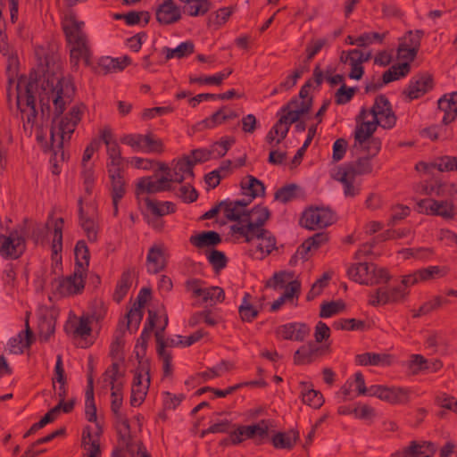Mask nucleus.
Instances as JSON below:
<instances>
[{"label": "nucleus", "mask_w": 457, "mask_h": 457, "mask_svg": "<svg viewBox=\"0 0 457 457\" xmlns=\"http://www.w3.org/2000/svg\"><path fill=\"white\" fill-rule=\"evenodd\" d=\"M45 72V82L42 84L43 93L39 96L41 110L44 113L50 112V102L54 105V118L52 121L50 129V144L45 145V137L37 135V140L44 148V151H51L55 156L60 154L62 160H64L63 145L69 142L76 127L81 120L86 106L83 104L73 105L69 112L61 116L66 106L71 104L75 96V87L71 79L65 78L59 64L53 67V71L49 70Z\"/></svg>", "instance_id": "f257e3e1"}, {"label": "nucleus", "mask_w": 457, "mask_h": 457, "mask_svg": "<svg viewBox=\"0 0 457 457\" xmlns=\"http://www.w3.org/2000/svg\"><path fill=\"white\" fill-rule=\"evenodd\" d=\"M356 121L363 122L365 133L361 137H369L371 133H375L378 126H381L383 129H392L396 123V116L392 110L387 97L384 95H379L376 97L370 110L361 108L356 117Z\"/></svg>", "instance_id": "f03ea898"}, {"label": "nucleus", "mask_w": 457, "mask_h": 457, "mask_svg": "<svg viewBox=\"0 0 457 457\" xmlns=\"http://www.w3.org/2000/svg\"><path fill=\"white\" fill-rule=\"evenodd\" d=\"M16 90V104L21 114L23 129L30 134L37 114L35 97L37 90V79L31 76L29 80L20 79Z\"/></svg>", "instance_id": "7ed1b4c3"}, {"label": "nucleus", "mask_w": 457, "mask_h": 457, "mask_svg": "<svg viewBox=\"0 0 457 457\" xmlns=\"http://www.w3.org/2000/svg\"><path fill=\"white\" fill-rule=\"evenodd\" d=\"M270 212L265 206L256 205L246 212L243 220L230 226L229 231L237 238L249 237L253 232H258L264 228V224L270 219Z\"/></svg>", "instance_id": "20e7f679"}, {"label": "nucleus", "mask_w": 457, "mask_h": 457, "mask_svg": "<svg viewBox=\"0 0 457 457\" xmlns=\"http://www.w3.org/2000/svg\"><path fill=\"white\" fill-rule=\"evenodd\" d=\"M347 274L354 282L366 286L387 283L391 278L387 270L367 262L352 264L347 270Z\"/></svg>", "instance_id": "39448f33"}, {"label": "nucleus", "mask_w": 457, "mask_h": 457, "mask_svg": "<svg viewBox=\"0 0 457 457\" xmlns=\"http://www.w3.org/2000/svg\"><path fill=\"white\" fill-rule=\"evenodd\" d=\"M268 436V420H262L253 425L239 426L237 429L229 433V440L232 445H238L245 439H253L257 444H262Z\"/></svg>", "instance_id": "423d86ee"}, {"label": "nucleus", "mask_w": 457, "mask_h": 457, "mask_svg": "<svg viewBox=\"0 0 457 457\" xmlns=\"http://www.w3.org/2000/svg\"><path fill=\"white\" fill-rule=\"evenodd\" d=\"M200 150L195 149L189 155L172 162L171 170H169L167 179L170 182L181 183L187 178L194 176L193 168L200 161Z\"/></svg>", "instance_id": "0eeeda50"}, {"label": "nucleus", "mask_w": 457, "mask_h": 457, "mask_svg": "<svg viewBox=\"0 0 457 457\" xmlns=\"http://www.w3.org/2000/svg\"><path fill=\"white\" fill-rule=\"evenodd\" d=\"M409 291L401 285L391 288L379 287L369 294L368 303L372 306L398 303L406 300Z\"/></svg>", "instance_id": "6e6552de"}, {"label": "nucleus", "mask_w": 457, "mask_h": 457, "mask_svg": "<svg viewBox=\"0 0 457 457\" xmlns=\"http://www.w3.org/2000/svg\"><path fill=\"white\" fill-rule=\"evenodd\" d=\"M26 245L23 230L18 227L8 236L0 235V254L4 258L17 259L25 251Z\"/></svg>", "instance_id": "1a4fd4ad"}, {"label": "nucleus", "mask_w": 457, "mask_h": 457, "mask_svg": "<svg viewBox=\"0 0 457 457\" xmlns=\"http://www.w3.org/2000/svg\"><path fill=\"white\" fill-rule=\"evenodd\" d=\"M334 221V215L332 212L325 208H310L306 210L300 220L303 227L315 230L332 224Z\"/></svg>", "instance_id": "9d476101"}, {"label": "nucleus", "mask_w": 457, "mask_h": 457, "mask_svg": "<svg viewBox=\"0 0 457 457\" xmlns=\"http://www.w3.org/2000/svg\"><path fill=\"white\" fill-rule=\"evenodd\" d=\"M369 395L378 397L391 404H404L409 402V391L403 387H388L374 385L369 387Z\"/></svg>", "instance_id": "9b49d317"}, {"label": "nucleus", "mask_w": 457, "mask_h": 457, "mask_svg": "<svg viewBox=\"0 0 457 457\" xmlns=\"http://www.w3.org/2000/svg\"><path fill=\"white\" fill-rule=\"evenodd\" d=\"M245 242L250 243L253 240H258V244L255 246V249H251V253L253 257L256 259H263L265 256L269 255L273 249L276 247V238L272 236V234L263 228L258 232H253L249 235V238L242 237Z\"/></svg>", "instance_id": "f8f14e48"}, {"label": "nucleus", "mask_w": 457, "mask_h": 457, "mask_svg": "<svg viewBox=\"0 0 457 457\" xmlns=\"http://www.w3.org/2000/svg\"><path fill=\"white\" fill-rule=\"evenodd\" d=\"M417 210L420 213L441 216L445 219L454 217L453 205L448 201H436L434 199H422L417 204Z\"/></svg>", "instance_id": "ddd939ff"}, {"label": "nucleus", "mask_w": 457, "mask_h": 457, "mask_svg": "<svg viewBox=\"0 0 457 457\" xmlns=\"http://www.w3.org/2000/svg\"><path fill=\"white\" fill-rule=\"evenodd\" d=\"M86 272L84 267H75L71 275L62 278L58 285V291L62 295H72L80 293L85 287Z\"/></svg>", "instance_id": "4468645a"}, {"label": "nucleus", "mask_w": 457, "mask_h": 457, "mask_svg": "<svg viewBox=\"0 0 457 457\" xmlns=\"http://www.w3.org/2000/svg\"><path fill=\"white\" fill-rule=\"evenodd\" d=\"M155 337L158 344L157 353L162 361L163 374L165 377L170 376L172 374V356L171 353L166 350V347L181 345L182 337L177 336V338H168L164 340L163 333L162 334V331H155Z\"/></svg>", "instance_id": "2eb2a0df"}, {"label": "nucleus", "mask_w": 457, "mask_h": 457, "mask_svg": "<svg viewBox=\"0 0 457 457\" xmlns=\"http://www.w3.org/2000/svg\"><path fill=\"white\" fill-rule=\"evenodd\" d=\"M150 384V375L144 366L135 374L131 388L130 404L139 406L145 400Z\"/></svg>", "instance_id": "dca6fc26"}, {"label": "nucleus", "mask_w": 457, "mask_h": 457, "mask_svg": "<svg viewBox=\"0 0 457 457\" xmlns=\"http://www.w3.org/2000/svg\"><path fill=\"white\" fill-rule=\"evenodd\" d=\"M170 189V182L165 175L162 177H144L137 183L136 194L137 197L145 194H155Z\"/></svg>", "instance_id": "f3484780"}, {"label": "nucleus", "mask_w": 457, "mask_h": 457, "mask_svg": "<svg viewBox=\"0 0 457 457\" xmlns=\"http://www.w3.org/2000/svg\"><path fill=\"white\" fill-rule=\"evenodd\" d=\"M433 87V77L429 73H420L414 76L408 85V87L403 91V94L412 101L420 98Z\"/></svg>", "instance_id": "a211bd4d"}, {"label": "nucleus", "mask_w": 457, "mask_h": 457, "mask_svg": "<svg viewBox=\"0 0 457 457\" xmlns=\"http://www.w3.org/2000/svg\"><path fill=\"white\" fill-rule=\"evenodd\" d=\"M365 127L363 122L356 121V127L354 131V147H359L368 152L371 157L377 155L381 149V140L378 137H373L374 133H371L369 137H364Z\"/></svg>", "instance_id": "6ab92c4d"}, {"label": "nucleus", "mask_w": 457, "mask_h": 457, "mask_svg": "<svg viewBox=\"0 0 457 457\" xmlns=\"http://www.w3.org/2000/svg\"><path fill=\"white\" fill-rule=\"evenodd\" d=\"M166 247L163 244H154L150 247L146 256L147 271L156 274L166 267Z\"/></svg>", "instance_id": "aec40b11"}, {"label": "nucleus", "mask_w": 457, "mask_h": 457, "mask_svg": "<svg viewBox=\"0 0 457 457\" xmlns=\"http://www.w3.org/2000/svg\"><path fill=\"white\" fill-rule=\"evenodd\" d=\"M112 403L111 409L116 418L119 420L120 427L119 428V434L126 445L129 447V440H130V427L129 423V420L120 412V408L122 404V394L112 393Z\"/></svg>", "instance_id": "412c9836"}, {"label": "nucleus", "mask_w": 457, "mask_h": 457, "mask_svg": "<svg viewBox=\"0 0 457 457\" xmlns=\"http://www.w3.org/2000/svg\"><path fill=\"white\" fill-rule=\"evenodd\" d=\"M224 216L228 220L239 222L245 219L246 214V207L251 204V199H241V200H224Z\"/></svg>", "instance_id": "4be33fe9"}, {"label": "nucleus", "mask_w": 457, "mask_h": 457, "mask_svg": "<svg viewBox=\"0 0 457 457\" xmlns=\"http://www.w3.org/2000/svg\"><path fill=\"white\" fill-rule=\"evenodd\" d=\"M19 230H23L24 239L31 238L35 244L43 241L46 236L48 229V222L45 225L32 220H24L21 224L18 226Z\"/></svg>", "instance_id": "5701e85b"}, {"label": "nucleus", "mask_w": 457, "mask_h": 457, "mask_svg": "<svg viewBox=\"0 0 457 457\" xmlns=\"http://www.w3.org/2000/svg\"><path fill=\"white\" fill-rule=\"evenodd\" d=\"M277 332L283 339L303 341L309 335L310 328L303 323H289L280 326Z\"/></svg>", "instance_id": "b1692460"}, {"label": "nucleus", "mask_w": 457, "mask_h": 457, "mask_svg": "<svg viewBox=\"0 0 457 457\" xmlns=\"http://www.w3.org/2000/svg\"><path fill=\"white\" fill-rule=\"evenodd\" d=\"M180 18V11L173 0H165L156 11L157 21L164 25L174 23Z\"/></svg>", "instance_id": "393cba45"}, {"label": "nucleus", "mask_w": 457, "mask_h": 457, "mask_svg": "<svg viewBox=\"0 0 457 457\" xmlns=\"http://www.w3.org/2000/svg\"><path fill=\"white\" fill-rule=\"evenodd\" d=\"M393 361L389 353H364L355 356V362L361 366H390Z\"/></svg>", "instance_id": "a878e982"}, {"label": "nucleus", "mask_w": 457, "mask_h": 457, "mask_svg": "<svg viewBox=\"0 0 457 457\" xmlns=\"http://www.w3.org/2000/svg\"><path fill=\"white\" fill-rule=\"evenodd\" d=\"M84 22L78 21L74 13L71 12L65 16L62 22V29L68 42L86 37L82 30Z\"/></svg>", "instance_id": "bb28decb"}, {"label": "nucleus", "mask_w": 457, "mask_h": 457, "mask_svg": "<svg viewBox=\"0 0 457 457\" xmlns=\"http://www.w3.org/2000/svg\"><path fill=\"white\" fill-rule=\"evenodd\" d=\"M300 435L298 430L290 429L287 432H278L272 438V445L276 449L291 450L298 442Z\"/></svg>", "instance_id": "cd10ccee"}, {"label": "nucleus", "mask_w": 457, "mask_h": 457, "mask_svg": "<svg viewBox=\"0 0 457 457\" xmlns=\"http://www.w3.org/2000/svg\"><path fill=\"white\" fill-rule=\"evenodd\" d=\"M112 182V197L113 205V215H118V204L119 201L124 196L126 188L125 181L121 175V171H116V173H109Z\"/></svg>", "instance_id": "c85d7f7f"}, {"label": "nucleus", "mask_w": 457, "mask_h": 457, "mask_svg": "<svg viewBox=\"0 0 457 457\" xmlns=\"http://www.w3.org/2000/svg\"><path fill=\"white\" fill-rule=\"evenodd\" d=\"M29 312H27L25 319V342H22L21 333L17 337L9 341V350L12 353H22L24 347H29L34 340L33 332L29 323Z\"/></svg>", "instance_id": "c756f323"}, {"label": "nucleus", "mask_w": 457, "mask_h": 457, "mask_svg": "<svg viewBox=\"0 0 457 457\" xmlns=\"http://www.w3.org/2000/svg\"><path fill=\"white\" fill-rule=\"evenodd\" d=\"M241 188L243 195L247 196L246 199H251V202L255 197L263 195L265 193V187L263 183L251 175H248L242 180Z\"/></svg>", "instance_id": "7c9ffc66"}, {"label": "nucleus", "mask_w": 457, "mask_h": 457, "mask_svg": "<svg viewBox=\"0 0 457 457\" xmlns=\"http://www.w3.org/2000/svg\"><path fill=\"white\" fill-rule=\"evenodd\" d=\"M334 179L343 184L344 195L346 197H354L360 194V186L354 185L355 177L350 175L348 172L339 168Z\"/></svg>", "instance_id": "2f4dec72"}, {"label": "nucleus", "mask_w": 457, "mask_h": 457, "mask_svg": "<svg viewBox=\"0 0 457 457\" xmlns=\"http://www.w3.org/2000/svg\"><path fill=\"white\" fill-rule=\"evenodd\" d=\"M233 143L234 140L222 138L220 141L213 143L209 149H202V162L212 158L223 157Z\"/></svg>", "instance_id": "473e14b6"}, {"label": "nucleus", "mask_w": 457, "mask_h": 457, "mask_svg": "<svg viewBox=\"0 0 457 457\" xmlns=\"http://www.w3.org/2000/svg\"><path fill=\"white\" fill-rule=\"evenodd\" d=\"M203 253L216 274L227 267L228 259L223 252L215 248H206Z\"/></svg>", "instance_id": "72a5a7b5"}, {"label": "nucleus", "mask_w": 457, "mask_h": 457, "mask_svg": "<svg viewBox=\"0 0 457 457\" xmlns=\"http://www.w3.org/2000/svg\"><path fill=\"white\" fill-rule=\"evenodd\" d=\"M320 348L313 343L302 345L294 355V362L297 365L311 363L319 355Z\"/></svg>", "instance_id": "f704fd0d"}, {"label": "nucleus", "mask_w": 457, "mask_h": 457, "mask_svg": "<svg viewBox=\"0 0 457 457\" xmlns=\"http://www.w3.org/2000/svg\"><path fill=\"white\" fill-rule=\"evenodd\" d=\"M79 212L80 226L83 228L88 241L96 242L99 231V225L94 219L86 217L84 215L81 199L79 200Z\"/></svg>", "instance_id": "c9c22d12"}, {"label": "nucleus", "mask_w": 457, "mask_h": 457, "mask_svg": "<svg viewBox=\"0 0 457 457\" xmlns=\"http://www.w3.org/2000/svg\"><path fill=\"white\" fill-rule=\"evenodd\" d=\"M298 101L295 99L291 100L287 105L283 106L278 112V120L290 129L293 123L297 122L302 116L299 111L294 107H296Z\"/></svg>", "instance_id": "e433bc0d"}, {"label": "nucleus", "mask_w": 457, "mask_h": 457, "mask_svg": "<svg viewBox=\"0 0 457 457\" xmlns=\"http://www.w3.org/2000/svg\"><path fill=\"white\" fill-rule=\"evenodd\" d=\"M340 169L356 178V176L371 173L373 168L369 157H361L356 162L348 163Z\"/></svg>", "instance_id": "4c0bfd02"}, {"label": "nucleus", "mask_w": 457, "mask_h": 457, "mask_svg": "<svg viewBox=\"0 0 457 457\" xmlns=\"http://www.w3.org/2000/svg\"><path fill=\"white\" fill-rule=\"evenodd\" d=\"M132 273L133 270L131 269H128L123 271L120 280L117 283L115 291L113 293V300L116 303L121 302L124 297L127 295L131 285H132Z\"/></svg>", "instance_id": "58836bf2"}, {"label": "nucleus", "mask_w": 457, "mask_h": 457, "mask_svg": "<svg viewBox=\"0 0 457 457\" xmlns=\"http://www.w3.org/2000/svg\"><path fill=\"white\" fill-rule=\"evenodd\" d=\"M410 457H431L436 453V446L430 442L411 441L407 446Z\"/></svg>", "instance_id": "ea45409f"}, {"label": "nucleus", "mask_w": 457, "mask_h": 457, "mask_svg": "<svg viewBox=\"0 0 457 457\" xmlns=\"http://www.w3.org/2000/svg\"><path fill=\"white\" fill-rule=\"evenodd\" d=\"M87 420L89 422L96 421V407L94 400V379L92 375L87 377V386L86 390V410Z\"/></svg>", "instance_id": "a19ab883"}, {"label": "nucleus", "mask_w": 457, "mask_h": 457, "mask_svg": "<svg viewBox=\"0 0 457 457\" xmlns=\"http://www.w3.org/2000/svg\"><path fill=\"white\" fill-rule=\"evenodd\" d=\"M225 299L224 290L220 287H209L204 289L202 288V303L207 306H214L220 303Z\"/></svg>", "instance_id": "79ce46f5"}, {"label": "nucleus", "mask_w": 457, "mask_h": 457, "mask_svg": "<svg viewBox=\"0 0 457 457\" xmlns=\"http://www.w3.org/2000/svg\"><path fill=\"white\" fill-rule=\"evenodd\" d=\"M289 131L288 127H287L282 120H278V121L274 124V126L270 129L266 136V141L272 147L280 144L287 137Z\"/></svg>", "instance_id": "37998d69"}, {"label": "nucleus", "mask_w": 457, "mask_h": 457, "mask_svg": "<svg viewBox=\"0 0 457 457\" xmlns=\"http://www.w3.org/2000/svg\"><path fill=\"white\" fill-rule=\"evenodd\" d=\"M410 71L411 64L408 62H403L397 65H393L391 68H389L386 71L383 73V84H388L392 81L403 78L410 72Z\"/></svg>", "instance_id": "c03bdc74"}, {"label": "nucleus", "mask_w": 457, "mask_h": 457, "mask_svg": "<svg viewBox=\"0 0 457 457\" xmlns=\"http://www.w3.org/2000/svg\"><path fill=\"white\" fill-rule=\"evenodd\" d=\"M438 110L444 112L442 122L445 125L452 123L457 117V105L448 101V96H442L438 102Z\"/></svg>", "instance_id": "a18cd8bd"}, {"label": "nucleus", "mask_w": 457, "mask_h": 457, "mask_svg": "<svg viewBox=\"0 0 457 457\" xmlns=\"http://www.w3.org/2000/svg\"><path fill=\"white\" fill-rule=\"evenodd\" d=\"M230 163V161H228L227 165H222L204 176L207 190L215 188L220 183L221 179L226 178L229 174Z\"/></svg>", "instance_id": "49530a36"}, {"label": "nucleus", "mask_w": 457, "mask_h": 457, "mask_svg": "<svg viewBox=\"0 0 457 457\" xmlns=\"http://www.w3.org/2000/svg\"><path fill=\"white\" fill-rule=\"evenodd\" d=\"M251 295L245 293L243 297L242 303L238 307L240 319L244 322H252L258 316V310H256L251 303Z\"/></svg>", "instance_id": "de8ad7c7"}, {"label": "nucleus", "mask_w": 457, "mask_h": 457, "mask_svg": "<svg viewBox=\"0 0 457 457\" xmlns=\"http://www.w3.org/2000/svg\"><path fill=\"white\" fill-rule=\"evenodd\" d=\"M300 292V283L298 281H291L288 283V286L286 288L285 293L270 306L271 312H276L280 309V307L286 303L287 300L293 299L295 296H298Z\"/></svg>", "instance_id": "09e8293b"}, {"label": "nucleus", "mask_w": 457, "mask_h": 457, "mask_svg": "<svg viewBox=\"0 0 457 457\" xmlns=\"http://www.w3.org/2000/svg\"><path fill=\"white\" fill-rule=\"evenodd\" d=\"M233 10L229 7L220 8L216 12L209 16L207 21V28L213 30L218 29L220 26L227 22Z\"/></svg>", "instance_id": "8fccbe9b"}, {"label": "nucleus", "mask_w": 457, "mask_h": 457, "mask_svg": "<svg viewBox=\"0 0 457 457\" xmlns=\"http://www.w3.org/2000/svg\"><path fill=\"white\" fill-rule=\"evenodd\" d=\"M55 320L52 316H43L38 322V337L40 341L46 342L54 333Z\"/></svg>", "instance_id": "3c124183"}, {"label": "nucleus", "mask_w": 457, "mask_h": 457, "mask_svg": "<svg viewBox=\"0 0 457 457\" xmlns=\"http://www.w3.org/2000/svg\"><path fill=\"white\" fill-rule=\"evenodd\" d=\"M107 154L110 160L108 163V172L116 173V171H120L122 163V158L118 144L113 143L112 145H109L107 148Z\"/></svg>", "instance_id": "603ef678"}, {"label": "nucleus", "mask_w": 457, "mask_h": 457, "mask_svg": "<svg viewBox=\"0 0 457 457\" xmlns=\"http://www.w3.org/2000/svg\"><path fill=\"white\" fill-rule=\"evenodd\" d=\"M146 207L155 216H163L174 212V204L170 202L158 203L146 197Z\"/></svg>", "instance_id": "864d4df0"}, {"label": "nucleus", "mask_w": 457, "mask_h": 457, "mask_svg": "<svg viewBox=\"0 0 457 457\" xmlns=\"http://www.w3.org/2000/svg\"><path fill=\"white\" fill-rule=\"evenodd\" d=\"M166 59L171 58H183L194 52V45L190 42H184L178 46L176 48H165L163 50Z\"/></svg>", "instance_id": "5fc2aeb1"}, {"label": "nucleus", "mask_w": 457, "mask_h": 457, "mask_svg": "<svg viewBox=\"0 0 457 457\" xmlns=\"http://www.w3.org/2000/svg\"><path fill=\"white\" fill-rule=\"evenodd\" d=\"M75 259H76V266L79 267L82 265L84 267V270L87 271L88 264H89V250L85 243V241L80 240L77 243L75 246Z\"/></svg>", "instance_id": "6e6d98bb"}, {"label": "nucleus", "mask_w": 457, "mask_h": 457, "mask_svg": "<svg viewBox=\"0 0 457 457\" xmlns=\"http://www.w3.org/2000/svg\"><path fill=\"white\" fill-rule=\"evenodd\" d=\"M64 220L58 218L54 222V236L52 242V250L54 253H58L62 248V228Z\"/></svg>", "instance_id": "4d7b16f0"}, {"label": "nucleus", "mask_w": 457, "mask_h": 457, "mask_svg": "<svg viewBox=\"0 0 457 457\" xmlns=\"http://www.w3.org/2000/svg\"><path fill=\"white\" fill-rule=\"evenodd\" d=\"M424 36L422 29H416L415 31L409 30L406 32L403 37L401 38V43L403 46L413 48L419 51L420 47V41Z\"/></svg>", "instance_id": "13d9d810"}, {"label": "nucleus", "mask_w": 457, "mask_h": 457, "mask_svg": "<svg viewBox=\"0 0 457 457\" xmlns=\"http://www.w3.org/2000/svg\"><path fill=\"white\" fill-rule=\"evenodd\" d=\"M357 87H348L345 83L335 93V103L342 105L349 103L354 96Z\"/></svg>", "instance_id": "bf43d9fd"}, {"label": "nucleus", "mask_w": 457, "mask_h": 457, "mask_svg": "<svg viewBox=\"0 0 457 457\" xmlns=\"http://www.w3.org/2000/svg\"><path fill=\"white\" fill-rule=\"evenodd\" d=\"M345 303L342 301H332L328 303H323L320 306V317L329 318L336 314H338L345 310Z\"/></svg>", "instance_id": "052dcab7"}, {"label": "nucleus", "mask_w": 457, "mask_h": 457, "mask_svg": "<svg viewBox=\"0 0 457 457\" xmlns=\"http://www.w3.org/2000/svg\"><path fill=\"white\" fill-rule=\"evenodd\" d=\"M302 400L303 403L315 409L320 408L324 403L321 393L314 389H308L306 392L303 393Z\"/></svg>", "instance_id": "680f3d73"}, {"label": "nucleus", "mask_w": 457, "mask_h": 457, "mask_svg": "<svg viewBox=\"0 0 457 457\" xmlns=\"http://www.w3.org/2000/svg\"><path fill=\"white\" fill-rule=\"evenodd\" d=\"M222 241L220 235L212 230L202 232V249L214 248Z\"/></svg>", "instance_id": "e2e57ef3"}, {"label": "nucleus", "mask_w": 457, "mask_h": 457, "mask_svg": "<svg viewBox=\"0 0 457 457\" xmlns=\"http://www.w3.org/2000/svg\"><path fill=\"white\" fill-rule=\"evenodd\" d=\"M125 345V341L123 338V331H117L115 335V338L111 345V356L113 359H122L123 354V347Z\"/></svg>", "instance_id": "0e129e2a"}, {"label": "nucleus", "mask_w": 457, "mask_h": 457, "mask_svg": "<svg viewBox=\"0 0 457 457\" xmlns=\"http://www.w3.org/2000/svg\"><path fill=\"white\" fill-rule=\"evenodd\" d=\"M296 186L294 184L287 185L278 189L275 192L274 198L281 203H287L295 197Z\"/></svg>", "instance_id": "69168bd1"}, {"label": "nucleus", "mask_w": 457, "mask_h": 457, "mask_svg": "<svg viewBox=\"0 0 457 457\" xmlns=\"http://www.w3.org/2000/svg\"><path fill=\"white\" fill-rule=\"evenodd\" d=\"M333 327L337 329L360 330L364 328V322L355 319H342L335 321Z\"/></svg>", "instance_id": "338daca9"}, {"label": "nucleus", "mask_w": 457, "mask_h": 457, "mask_svg": "<svg viewBox=\"0 0 457 457\" xmlns=\"http://www.w3.org/2000/svg\"><path fill=\"white\" fill-rule=\"evenodd\" d=\"M70 54H71V62L74 66H77L80 60H82L87 66H89L91 64V62H90V49L89 48H83L82 50L76 49V48H71Z\"/></svg>", "instance_id": "774afa93"}]
</instances>
